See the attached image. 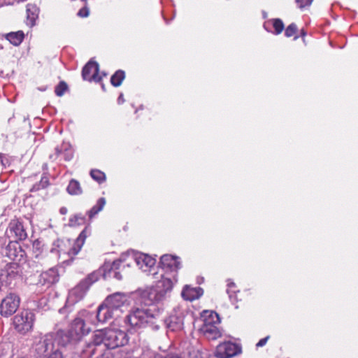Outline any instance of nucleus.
<instances>
[{
    "instance_id": "f8f14e48",
    "label": "nucleus",
    "mask_w": 358,
    "mask_h": 358,
    "mask_svg": "<svg viewBox=\"0 0 358 358\" xmlns=\"http://www.w3.org/2000/svg\"><path fill=\"white\" fill-rule=\"evenodd\" d=\"M159 264L163 269L173 272H177L181 266L178 257L168 254L161 257Z\"/></svg>"
},
{
    "instance_id": "49530a36",
    "label": "nucleus",
    "mask_w": 358,
    "mask_h": 358,
    "mask_svg": "<svg viewBox=\"0 0 358 358\" xmlns=\"http://www.w3.org/2000/svg\"><path fill=\"white\" fill-rule=\"evenodd\" d=\"M235 286H236V285H235V283H234V282H229V283L228 284V287H229V288L234 287H235Z\"/></svg>"
},
{
    "instance_id": "5701e85b",
    "label": "nucleus",
    "mask_w": 358,
    "mask_h": 358,
    "mask_svg": "<svg viewBox=\"0 0 358 358\" xmlns=\"http://www.w3.org/2000/svg\"><path fill=\"white\" fill-rule=\"evenodd\" d=\"M125 78V72L123 70H117L110 77V83L113 86L117 87L121 85Z\"/></svg>"
},
{
    "instance_id": "13d9d810",
    "label": "nucleus",
    "mask_w": 358,
    "mask_h": 358,
    "mask_svg": "<svg viewBox=\"0 0 358 358\" xmlns=\"http://www.w3.org/2000/svg\"><path fill=\"white\" fill-rule=\"evenodd\" d=\"M3 48L2 47H0V49Z\"/></svg>"
},
{
    "instance_id": "4468645a",
    "label": "nucleus",
    "mask_w": 358,
    "mask_h": 358,
    "mask_svg": "<svg viewBox=\"0 0 358 358\" xmlns=\"http://www.w3.org/2000/svg\"><path fill=\"white\" fill-rule=\"evenodd\" d=\"M59 280V275L55 268H50L47 271L43 272L40 275L39 282L43 285L49 287L56 283Z\"/></svg>"
},
{
    "instance_id": "7ed1b4c3",
    "label": "nucleus",
    "mask_w": 358,
    "mask_h": 358,
    "mask_svg": "<svg viewBox=\"0 0 358 358\" xmlns=\"http://www.w3.org/2000/svg\"><path fill=\"white\" fill-rule=\"evenodd\" d=\"M203 317V324L200 331L208 340H215L222 336V333L216 324L220 322L219 315L212 310H204L201 315Z\"/></svg>"
},
{
    "instance_id": "37998d69",
    "label": "nucleus",
    "mask_w": 358,
    "mask_h": 358,
    "mask_svg": "<svg viewBox=\"0 0 358 358\" xmlns=\"http://www.w3.org/2000/svg\"><path fill=\"white\" fill-rule=\"evenodd\" d=\"M124 102V97H123V94L121 93V94L119 95L118 98H117V103H118L119 104H122V103H123Z\"/></svg>"
},
{
    "instance_id": "e433bc0d",
    "label": "nucleus",
    "mask_w": 358,
    "mask_h": 358,
    "mask_svg": "<svg viewBox=\"0 0 358 358\" xmlns=\"http://www.w3.org/2000/svg\"><path fill=\"white\" fill-rule=\"evenodd\" d=\"M153 358H183L182 356L177 353H168L166 355H162L160 354H156Z\"/></svg>"
},
{
    "instance_id": "f03ea898",
    "label": "nucleus",
    "mask_w": 358,
    "mask_h": 358,
    "mask_svg": "<svg viewBox=\"0 0 358 358\" xmlns=\"http://www.w3.org/2000/svg\"><path fill=\"white\" fill-rule=\"evenodd\" d=\"M128 301L127 296L122 292H116L106 297L99 306L96 311V320L99 322H106L113 317L114 310H117Z\"/></svg>"
},
{
    "instance_id": "20e7f679",
    "label": "nucleus",
    "mask_w": 358,
    "mask_h": 358,
    "mask_svg": "<svg viewBox=\"0 0 358 358\" xmlns=\"http://www.w3.org/2000/svg\"><path fill=\"white\" fill-rule=\"evenodd\" d=\"M35 320V315L28 310H24L17 314L13 318L15 329L21 334H25L31 330Z\"/></svg>"
},
{
    "instance_id": "8fccbe9b",
    "label": "nucleus",
    "mask_w": 358,
    "mask_h": 358,
    "mask_svg": "<svg viewBox=\"0 0 358 358\" xmlns=\"http://www.w3.org/2000/svg\"><path fill=\"white\" fill-rule=\"evenodd\" d=\"M94 353V350H91V352H90V355H91V357L92 356V355Z\"/></svg>"
},
{
    "instance_id": "cd10ccee",
    "label": "nucleus",
    "mask_w": 358,
    "mask_h": 358,
    "mask_svg": "<svg viewBox=\"0 0 358 358\" xmlns=\"http://www.w3.org/2000/svg\"><path fill=\"white\" fill-rule=\"evenodd\" d=\"M91 178L99 184L105 182L106 178L105 173L97 169L91 170Z\"/></svg>"
},
{
    "instance_id": "bb28decb",
    "label": "nucleus",
    "mask_w": 358,
    "mask_h": 358,
    "mask_svg": "<svg viewBox=\"0 0 358 358\" xmlns=\"http://www.w3.org/2000/svg\"><path fill=\"white\" fill-rule=\"evenodd\" d=\"M50 185L49 179L47 176H43L38 183L33 185L30 192L38 191L41 189H45Z\"/></svg>"
},
{
    "instance_id": "4c0bfd02",
    "label": "nucleus",
    "mask_w": 358,
    "mask_h": 358,
    "mask_svg": "<svg viewBox=\"0 0 358 358\" xmlns=\"http://www.w3.org/2000/svg\"><path fill=\"white\" fill-rule=\"evenodd\" d=\"M52 352L49 355V356L46 358H64L62 352L57 349L55 350H51Z\"/></svg>"
},
{
    "instance_id": "0eeeda50",
    "label": "nucleus",
    "mask_w": 358,
    "mask_h": 358,
    "mask_svg": "<svg viewBox=\"0 0 358 358\" xmlns=\"http://www.w3.org/2000/svg\"><path fill=\"white\" fill-rule=\"evenodd\" d=\"M54 346L52 338L47 334L34 341L31 347V353L35 358H41L47 356L49 350H52Z\"/></svg>"
},
{
    "instance_id": "9b49d317",
    "label": "nucleus",
    "mask_w": 358,
    "mask_h": 358,
    "mask_svg": "<svg viewBox=\"0 0 358 358\" xmlns=\"http://www.w3.org/2000/svg\"><path fill=\"white\" fill-rule=\"evenodd\" d=\"M71 331L76 343L81 341L82 338L90 332V328H85V322L80 317H76L69 326Z\"/></svg>"
},
{
    "instance_id": "6ab92c4d",
    "label": "nucleus",
    "mask_w": 358,
    "mask_h": 358,
    "mask_svg": "<svg viewBox=\"0 0 358 358\" xmlns=\"http://www.w3.org/2000/svg\"><path fill=\"white\" fill-rule=\"evenodd\" d=\"M22 273V269L19 264L15 262L9 263L6 265V276L15 277L17 275L21 276Z\"/></svg>"
},
{
    "instance_id": "3c124183",
    "label": "nucleus",
    "mask_w": 358,
    "mask_h": 358,
    "mask_svg": "<svg viewBox=\"0 0 358 358\" xmlns=\"http://www.w3.org/2000/svg\"><path fill=\"white\" fill-rule=\"evenodd\" d=\"M298 38H299V36H294V40H296V39H298Z\"/></svg>"
},
{
    "instance_id": "a211bd4d",
    "label": "nucleus",
    "mask_w": 358,
    "mask_h": 358,
    "mask_svg": "<svg viewBox=\"0 0 358 358\" xmlns=\"http://www.w3.org/2000/svg\"><path fill=\"white\" fill-rule=\"evenodd\" d=\"M269 22H271L272 23V25L274 28V31H272L273 34H275V35H278L280 34L282 31L283 29H285V25H284V23L282 22V20L280 18H274V19H271L269 20ZM266 23L267 22H265L264 24V28L267 31H270L271 32V30H269L267 27H266Z\"/></svg>"
},
{
    "instance_id": "603ef678",
    "label": "nucleus",
    "mask_w": 358,
    "mask_h": 358,
    "mask_svg": "<svg viewBox=\"0 0 358 358\" xmlns=\"http://www.w3.org/2000/svg\"><path fill=\"white\" fill-rule=\"evenodd\" d=\"M98 358H107V357H104V356L102 355L101 356H100V357H98Z\"/></svg>"
},
{
    "instance_id": "6e6552de",
    "label": "nucleus",
    "mask_w": 358,
    "mask_h": 358,
    "mask_svg": "<svg viewBox=\"0 0 358 358\" xmlns=\"http://www.w3.org/2000/svg\"><path fill=\"white\" fill-rule=\"evenodd\" d=\"M122 262L123 260L122 258L115 259L112 263L106 262L99 268V273L102 274V278L103 279L113 277L114 278L120 280L122 279L121 271L122 268L124 267V265H122Z\"/></svg>"
},
{
    "instance_id": "473e14b6",
    "label": "nucleus",
    "mask_w": 358,
    "mask_h": 358,
    "mask_svg": "<svg viewBox=\"0 0 358 358\" xmlns=\"http://www.w3.org/2000/svg\"><path fill=\"white\" fill-rule=\"evenodd\" d=\"M16 245L17 243H13L10 242L6 248V250L8 251L6 255L10 259H14L17 257Z\"/></svg>"
},
{
    "instance_id": "f3484780",
    "label": "nucleus",
    "mask_w": 358,
    "mask_h": 358,
    "mask_svg": "<svg viewBox=\"0 0 358 358\" xmlns=\"http://www.w3.org/2000/svg\"><path fill=\"white\" fill-rule=\"evenodd\" d=\"M87 229V227H85V228L80 234L79 236L77 238V239L76 240V241L74 243V245L70 250L69 253L73 254V255H76L79 252L82 245L84 243L85 238H87V234H86Z\"/></svg>"
},
{
    "instance_id": "aec40b11",
    "label": "nucleus",
    "mask_w": 358,
    "mask_h": 358,
    "mask_svg": "<svg viewBox=\"0 0 358 358\" xmlns=\"http://www.w3.org/2000/svg\"><path fill=\"white\" fill-rule=\"evenodd\" d=\"M106 338V329H97L94 331L93 344L96 346L101 344L105 345V340Z\"/></svg>"
},
{
    "instance_id": "c9c22d12",
    "label": "nucleus",
    "mask_w": 358,
    "mask_h": 358,
    "mask_svg": "<svg viewBox=\"0 0 358 358\" xmlns=\"http://www.w3.org/2000/svg\"><path fill=\"white\" fill-rule=\"evenodd\" d=\"M82 78L85 80H90V61L83 68Z\"/></svg>"
},
{
    "instance_id": "39448f33",
    "label": "nucleus",
    "mask_w": 358,
    "mask_h": 358,
    "mask_svg": "<svg viewBox=\"0 0 358 358\" xmlns=\"http://www.w3.org/2000/svg\"><path fill=\"white\" fill-rule=\"evenodd\" d=\"M127 334L122 330L115 329H106V338L105 347L108 349H115L128 343Z\"/></svg>"
},
{
    "instance_id": "1a4fd4ad",
    "label": "nucleus",
    "mask_w": 358,
    "mask_h": 358,
    "mask_svg": "<svg viewBox=\"0 0 358 358\" xmlns=\"http://www.w3.org/2000/svg\"><path fill=\"white\" fill-rule=\"evenodd\" d=\"M241 353V347L231 341L220 344L215 352L217 358H231Z\"/></svg>"
},
{
    "instance_id": "393cba45",
    "label": "nucleus",
    "mask_w": 358,
    "mask_h": 358,
    "mask_svg": "<svg viewBox=\"0 0 358 358\" xmlns=\"http://www.w3.org/2000/svg\"><path fill=\"white\" fill-rule=\"evenodd\" d=\"M13 229L18 239L24 240L27 238V233L24 229L23 224L21 222H17L13 227Z\"/></svg>"
},
{
    "instance_id": "f257e3e1",
    "label": "nucleus",
    "mask_w": 358,
    "mask_h": 358,
    "mask_svg": "<svg viewBox=\"0 0 358 358\" xmlns=\"http://www.w3.org/2000/svg\"><path fill=\"white\" fill-rule=\"evenodd\" d=\"M173 283L170 278L162 276L156 285L143 290L140 295L141 308H133L125 317L124 322L131 329L150 328L157 331L162 324L171 331L182 329L183 319L177 315L162 317L163 308L157 304L165 299L166 294L172 290Z\"/></svg>"
},
{
    "instance_id": "de8ad7c7",
    "label": "nucleus",
    "mask_w": 358,
    "mask_h": 358,
    "mask_svg": "<svg viewBox=\"0 0 358 358\" xmlns=\"http://www.w3.org/2000/svg\"><path fill=\"white\" fill-rule=\"evenodd\" d=\"M100 83H101V88H102V90H103V91H106V88H105V85H104V84H103V83H102L101 82Z\"/></svg>"
},
{
    "instance_id": "c756f323",
    "label": "nucleus",
    "mask_w": 358,
    "mask_h": 358,
    "mask_svg": "<svg viewBox=\"0 0 358 358\" xmlns=\"http://www.w3.org/2000/svg\"><path fill=\"white\" fill-rule=\"evenodd\" d=\"M69 90V86L64 81H60L55 88V92L57 96H62L65 92Z\"/></svg>"
},
{
    "instance_id": "ea45409f",
    "label": "nucleus",
    "mask_w": 358,
    "mask_h": 358,
    "mask_svg": "<svg viewBox=\"0 0 358 358\" xmlns=\"http://www.w3.org/2000/svg\"><path fill=\"white\" fill-rule=\"evenodd\" d=\"M313 0H296V3L300 8H303L311 4Z\"/></svg>"
},
{
    "instance_id": "2eb2a0df",
    "label": "nucleus",
    "mask_w": 358,
    "mask_h": 358,
    "mask_svg": "<svg viewBox=\"0 0 358 358\" xmlns=\"http://www.w3.org/2000/svg\"><path fill=\"white\" fill-rule=\"evenodd\" d=\"M203 289L201 287L190 288L186 285L182 292V296L184 299L189 301H193L199 299L203 294Z\"/></svg>"
},
{
    "instance_id": "423d86ee",
    "label": "nucleus",
    "mask_w": 358,
    "mask_h": 358,
    "mask_svg": "<svg viewBox=\"0 0 358 358\" xmlns=\"http://www.w3.org/2000/svg\"><path fill=\"white\" fill-rule=\"evenodd\" d=\"M20 303V298L19 295L16 293H9L1 301V315L6 317L13 315L18 309Z\"/></svg>"
},
{
    "instance_id": "5fc2aeb1",
    "label": "nucleus",
    "mask_w": 358,
    "mask_h": 358,
    "mask_svg": "<svg viewBox=\"0 0 358 358\" xmlns=\"http://www.w3.org/2000/svg\"><path fill=\"white\" fill-rule=\"evenodd\" d=\"M227 293L229 294V297H231V294H229V290H227Z\"/></svg>"
},
{
    "instance_id": "7c9ffc66",
    "label": "nucleus",
    "mask_w": 358,
    "mask_h": 358,
    "mask_svg": "<svg viewBox=\"0 0 358 358\" xmlns=\"http://www.w3.org/2000/svg\"><path fill=\"white\" fill-rule=\"evenodd\" d=\"M85 223V217L80 214L75 215L73 217L69 220V225L75 227L77 225H82Z\"/></svg>"
},
{
    "instance_id": "6e6d98bb",
    "label": "nucleus",
    "mask_w": 358,
    "mask_h": 358,
    "mask_svg": "<svg viewBox=\"0 0 358 358\" xmlns=\"http://www.w3.org/2000/svg\"><path fill=\"white\" fill-rule=\"evenodd\" d=\"M90 347V344H87L86 348H88Z\"/></svg>"
},
{
    "instance_id": "4be33fe9",
    "label": "nucleus",
    "mask_w": 358,
    "mask_h": 358,
    "mask_svg": "<svg viewBox=\"0 0 358 358\" xmlns=\"http://www.w3.org/2000/svg\"><path fill=\"white\" fill-rule=\"evenodd\" d=\"M94 69V73L91 76V80H94L96 83H101L102 78L107 76V73L105 71H102L101 75H99V64L93 59H91V69Z\"/></svg>"
},
{
    "instance_id": "c03bdc74",
    "label": "nucleus",
    "mask_w": 358,
    "mask_h": 358,
    "mask_svg": "<svg viewBox=\"0 0 358 358\" xmlns=\"http://www.w3.org/2000/svg\"><path fill=\"white\" fill-rule=\"evenodd\" d=\"M59 212L62 215H65L67 213V209L65 207H62L60 208Z\"/></svg>"
},
{
    "instance_id": "dca6fc26",
    "label": "nucleus",
    "mask_w": 358,
    "mask_h": 358,
    "mask_svg": "<svg viewBox=\"0 0 358 358\" xmlns=\"http://www.w3.org/2000/svg\"><path fill=\"white\" fill-rule=\"evenodd\" d=\"M6 38L13 45H20L24 38V34L22 31L10 32L5 36Z\"/></svg>"
},
{
    "instance_id": "ddd939ff",
    "label": "nucleus",
    "mask_w": 358,
    "mask_h": 358,
    "mask_svg": "<svg viewBox=\"0 0 358 358\" xmlns=\"http://www.w3.org/2000/svg\"><path fill=\"white\" fill-rule=\"evenodd\" d=\"M89 288L90 274H88L85 279L81 280L78 285L71 290L70 295L71 297H75L76 301H80L85 296Z\"/></svg>"
},
{
    "instance_id": "f704fd0d",
    "label": "nucleus",
    "mask_w": 358,
    "mask_h": 358,
    "mask_svg": "<svg viewBox=\"0 0 358 358\" xmlns=\"http://www.w3.org/2000/svg\"><path fill=\"white\" fill-rule=\"evenodd\" d=\"M83 2H84V6L82 8L80 9V10L78 12L77 15L78 16L80 17H85L89 15L90 11L89 8L87 5V0H81Z\"/></svg>"
},
{
    "instance_id": "79ce46f5",
    "label": "nucleus",
    "mask_w": 358,
    "mask_h": 358,
    "mask_svg": "<svg viewBox=\"0 0 358 358\" xmlns=\"http://www.w3.org/2000/svg\"><path fill=\"white\" fill-rule=\"evenodd\" d=\"M80 357L81 358H90V354L87 352V350L84 349L82 350L80 353Z\"/></svg>"
},
{
    "instance_id": "412c9836",
    "label": "nucleus",
    "mask_w": 358,
    "mask_h": 358,
    "mask_svg": "<svg viewBox=\"0 0 358 358\" xmlns=\"http://www.w3.org/2000/svg\"><path fill=\"white\" fill-rule=\"evenodd\" d=\"M27 19L30 21L31 26L34 25L36 18H38L39 9L35 4H28L27 6Z\"/></svg>"
},
{
    "instance_id": "58836bf2",
    "label": "nucleus",
    "mask_w": 358,
    "mask_h": 358,
    "mask_svg": "<svg viewBox=\"0 0 358 358\" xmlns=\"http://www.w3.org/2000/svg\"><path fill=\"white\" fill-rule=\"evenodd\" d=\"M99 268L93 273H91V285L96 282L100 277H102V274L99 273Z\"/></svg>"
},
{
    "instance_id": "2f4dec72",
    "label": "nucleus",
    "mask_w": 358,
    "mask_h": 358,
    "mask_svg": "<svg viewBox=\"0 0 358 358\" xmlns=\"http://www.w3.org/2000/svg\"><path fill=\"white\" fill-rule=\"evenodd\" d=\"M139 259H142V261L145 264V265L149 267H152V266H154L156 262L155 259L151 257L148 255H143V257H140L138 259H137V264H139Z\"/></svg>"
},
{
    "instance_id": "b1692460",
    "label": "nucleus",
    "mask_w": 358,
    "mask_h": 358,
    "mask_svg": "<svg viewBox=\"0 0 358 358\" xmlns=\"http://www.w3.org/2000/svg\"><path fill=\"white\" fill-rule=\"evenodd\" d=\"M66 190L71 195H77L82 192L80 183L74 179L70 180Z\"/></svg>"
},
{
    "instance_id": "a18cd8bd",
    "label": "nucleus",
    "mask_w": 358,
    "mask_h": 358,
    "mask_svg": "<svg viewBox=\"0 0 358 358\" xmlns=\"http://www.w3.org/2000/svg\"><path fill=\"white\" fill-rule=\"evenodd\" d=\"M306 36V31L303 29H302L301 30V36L303 38Z\"/></svg>"
},
{
    "instance_id": "a878e982",
    "label": "nucleus",
    "mask_w": 358,
    "mask_h": 358,
    "mask_svg": "<svg viewBox=\"0 0 358 358\" xmlns=\"http://www.w3.org/2000/svg\"><path fill=\"white\" fill-rule=\"evenodd\" d=\"M106 204V199L103 197H101L98 199L96 205L91 208V219L93 216L100 212Z\"/></svg>"
},
{
    "instance_id": "4d7b16f0",
    "label": "nucleus",
    "mask_w": 358,
    "mask_h": 358,
    "mask_svg": "<svg viewBox=\"0 0 358 358\" xmlns=\"http://www.w3.org/2000/svg\"><path fill=\"white\" fill-rule=\"evenodd\" d=\"M87 215H88L90 216V211L87 212Z\"/></svg>"
},
{
    "instance_id": "09e8293b",
    "label": "nucleus",
    "mask_w": 358,
    "mask_h": 358,
    "mask_svg": "<svg viewBox=\"0 0 358 358\" xmlns=\"http://www.w3.org/2000/svg\"><path fill=\"white\" fill-rule=\"evenodd\" d=\"M195 292H187V295H192V294H194Z\"/></svg>"
},
{
    "instance_id": "9d476101",
    "label": "nucleus",
    "mask_w": 358,
    "mask_h": 358,
    "mask_svg": "<svg viewBox=\"0 0 358 358\" xmlns=\"http://www.w3.org/2000/svg\"><path fill=\"white\" fill-rule=\"evenodd\" d=\"M50 337L52 338V341L55 342L57 345L61 347H66L69 345L76 343L74 337L71 331L68 329H59L56 332L48 334Z\"/></svg>"
},
{
    "instance_id": "a19ab883",
    "label": "nucleus",
    "mask_w": 358,
    "mask_h": 358,
    "mask_svg": "<svg viewBox=\"0 0 358 358\" xmlns=\"http://www.w3.org/2000/svg\"><path fill=\"white\" fill-rule=\"evenodd\" d=\"M268 338L269 336H268L264 338L260 339L259 341L256 344V346L257 348L264 346L266 343Z\"/></svg>"
},
{
    "instance_id": "c85d7f7f",
    "label": "nucleus",
    "mask_w": 358,
    "mask_h": 358,
    "mask_svg": "<svg viewBox=\"0 0 358 358\" xmlns=\"http://www.w3.org/2000/svg\"><path fill=\"white\" fill-rule=\"evenodd\" d=\"M60 155H63L64 160L69 161L73 157V152L71 149L65 148L64 151L60 150L59 148H55L56 157Z\"/></svg>"
},
{
    "instance_id": "864d4df0",
    "label": "nucleus",
    "mask_w": 358,
    "mask_h": 358,
    "mask_svg": "<svg viewBox=\"0 0 358 358\" xmlns=\"http://www.w3.org/2000/svg\"><path fill=\"white\" fill-rule=\"evenodd\" d=\"M1 158H2V156H1V155L0 154V161L2 162V159H1Z\"/></svg>"
},
{
    "instance_id": "72a5a7b5",
    "label": "nucleus",
    "mask_w": 358,
    "mask_h": 358,
    "mask_svg": "<svg viewBox=\"0 0 358 358\" xmlns=\"http://www.w3.org/2000/svg\"><path fill=\"white\" fill-rule=\"evenodd\" d=\"M298 31L297 26L295 23H291L285 29V35L286 37H291L296 34Z\"/></svg>"
}]
</instances>
